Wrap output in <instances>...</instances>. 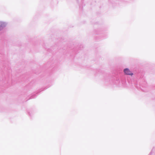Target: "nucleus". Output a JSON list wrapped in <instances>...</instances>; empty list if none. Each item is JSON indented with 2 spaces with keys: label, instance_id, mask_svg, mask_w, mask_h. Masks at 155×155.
Here are the masks:
<instances>
[{
  "label": "nucleus",
  "instance_id": "1",
  "mask_svg": "<svg viewBox=\"0 0 155 155\" xmlns=\"http://www.w3.org/2000/svg\"><path fill=\"white\" fill-rule=\"evenodd\" d=\"M124 73L127 74L132 75L133 74L131 71L128 68H126L124 69Z\"/></svg>",
  "mask_w": 155,
  "mask_h": 155
}]
</instances>
